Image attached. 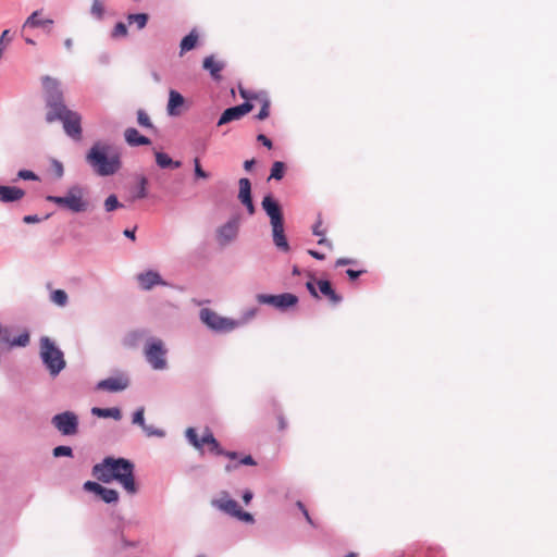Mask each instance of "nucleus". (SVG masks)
<instances>
[{"label": "nucleus", "instance_id": "58", "mask_svg": "<svg viewBox=\"0 0 557 557\" xmlns=\"http://www.w3.org/2000/svg\"><path fill=\"white\" fill-rule=\"evenodd\" d=\"M239 463L245 465V466H255L256 461L253 460V458L251 456H245L244 458H242L239 460Z\"/></svg>", "mask_w": 557, "mask_h": 557}, {"label": "nucleus", "instance_id": "30", "mask_svg": "<svg viewBox=\"0 0 557 557\" xmlns=\"http://www.w3.org/2000/svg\"><path fill=\"white\" fill-rule=\"evenodd\" d=\"M49 300L58 307L64 308L69 304V296L63 289L51 290Z\"/></svg>", "mask_w": 557, "mask_h": 557}, {"label": "nucleus", "instance_id": "47", "mask_svg": "<svg viewBox=\"0 0 557 557\" xmlns=\"http://www.w3.org/2000/svg\"><path fill=\"white\" fill-rule=\"evenodd\" d=\"M127 35V27L123 22H119L115 24L112 30V37H125Z\"/></svg>", "mask_w": 557, "mask_h": 557}, {"label": "nucleus", "instance_id": "11", "mask_svg": "<svg viewBox=\"0 0 557 557\" xmlns=\"http://www.w3.org/2000/svg\"><path fill=\"white\" fill-rule=\"evenodd\" d=\"M64 133L72 139L78 141L82 139V115L76 111H71L61 121Z\"/></svg>", "mask_w": 557, "mask_h": 557}, {"label": "nucleus", "instance_id": "54", "mask_svg": "<svg viewBox=\"0 0 557 557\" xmlns=\"http://www.w3.org/2000/svg\"><path fill=\"white\" fill-rule=\"evenodd\" d=\"M354 263H356V260H354V259L339 258V259L336 260L335 265L336 267H344V265L354 264Z\"/></svg>", "mask_w": 557, "mask_h": 557}, {"label": "nucleus", "instance_id": "39", "mask_svg": "<svg viewBox=\"0 0 557 557\" xmlns=\"http://www.w3.org/2000/svg\"><path fill=\"white\" fill-rule=\"evenodd\" d=\"M132 423L135 424V425H138L141 428V430L146 426V421H145V408L144 407H140L138 408L134 413H133V417H132Z\"/></svg>", "mask_w": 557, "mask_h": 557}, {"label": "nucleus", "instance_id": "43", "mask_svg": "<svg viewBox=\"0 0 557 557\" xmlns=\"http://www.w3.org/2000/svg\"><path fill=\"white\" fill-rule=\"evenodd\" d=\"M103 487H104L103 485H101L100 483L95 482V481H86L83 485V488L85 491L91 492L98 496L100 495Z\"/></svg>", "mask_w": 557, "mask_h": 557}, {"label": "nucleus", "instance_id": "19", "mask_svg": "<svg viewBox=\"0 0 557 557\" xmlns=\"http://www.w3.org/2000/svg\"><path fill=\"white\" fill-rule=\"evenodd\" d=\"M239 191L238 199L246 207L249 214L255 213V206L251 198V183L248 178L243 177L238 181Z\"/></svg>", "mask_w": 557, "mask_h": 557}, {"label": "nucleus", "instance_id": "64", "mask_svg": "<svg viewBox=\"0 0 557 557\" xmlns=\"http://www.w3.org/2000/svg\"><path fill=\"white\" fill-rule=\"evenodd\" d=\"M63 44L67 51H72V48H73V39L72 38L64 39Z\"/></svg>", "mask_w": 557, "mask_h": 557}, {"label": "nucleus", "instance_id": "27", "mask_svg": "<svg viewBox=\"0 0 557 557\" xmlns=\"http://www.w3.org/2000/svg\"><path fill=\"white\" fill-rule=\"evenodd\" d=\"M224 63L220 61H215L213 55L207 57L203 60V69L209 71L212 78L219 79L220 72L223 70Z\"/></svg>", "mask_w": 557, "mask_h": 557}, {"label": "nucleus", "instance_id": "53", "mask_svg": "<svg viewBox=\"0 0 557 557\" xmlns=\"http://www.w3.org/2000/svg\"><path fill=\"white\" fill-rule=\"evenodd\" d=\"M40 221H41V218H39L37 214H29V215H25L23 218V222L26 224L38 223Z\"/></svg>", "mask_w": 557, "mask_h": 557}, {"label": "nucleus", "instance_id": "63", "mask_svg": "<svg viewBox=\"0 0 557 557\" xmlns=\"http://www.w3.org/2000/svg\"><path fill=\"white\" fill-rule=\"evenodd\" d=\"M253 165H255V160H253V159H251V160H246V161L244 162V169H245L246 171H250V170L252 169V166H253Z\"/></svg>", "mask_w": 557, "mask_h": 557}, {"label": "nucleus", "instance_id": "62", "mask_svg": "<svg viewBox=\"0 0 557 557\" xmlns=\"http://www.w3.org/2000/svg\"><path fill=\"white\" fill-rule=\"evenodd\" d=\"M123 234H124L127 238H129V239H132V240H135V238H136V236H135V228H134V230H128V228H127V230H125V231L123 232Z\"/></svg>", "mask_w": 557, "mask_h": 557}, {"label": "nucleus", "instance_id": "1", "mask_svg": "<svg viewBox=\"0 0 557 557\" xmlns=\"http://www.w3.org/2000/svg\"><path fill=\"white\" fill-rule=\"evenodd\" d=\"M135 465L125 458L106 457L92 467V475L102 483L117 481L131 495L138 492L135 482Z\"/></svg>", "mask_w": 557, "mask_h": 557}, {"label": "nucleus", "instance_id": "41", "mask_svg": "<svg viewBox=\"0 0 557 557\" xmlns=\"http://www.w3.org/2000/svg\"><path fill=\"white\" fill-rule=\"evenodd\" d=\"M90 13L97 20H101L103 17L104 7L100 0H92Z\"/></svg>", "mask_w": 557, "mask_h": 557}, {"label": "nucleus", "instance_id": "42", "mask_svg": "<svg viewBox=\"0 0 557 557\" xmlns=\"http://www.w3.org/2000/svg\"><path fill=\"white\" fill-rule=\"evenodd\" d=\"M53 456L55 458L59 457H72L73 456V449L70 446L60 445L53 448L52 451Z\"/></svg>", "mask_w": 557, "mask_h": 557}, {"label": "nucleus", "instance_id": "50", "mask_svg": "<svg viewBox=\"0 0 557 557\" xmlns=\"http://www.w3.org/2000/svg\"><path fill=\"white\" fill-rule=\"evenodd\" d=\"M269 109H270V101H269V99L264 98L262 100V107H261L259 113L257 114V119L258 120H265L269 116V114H270V110Z\"/></svg>", "mask_w": 557, "mask_h": 557}, {"label": "nucleus", "instance_id": "36", "mask_svg": "<svg viewBox=\"0 0 557 557\" xmlns=\"http://www.w3.org/2000/svg\"><path fill=\"white\" fill-rule=\"evenodd\" d=\"M258 313V308H250L245 310L239 319H235V323H238V327H242L249 323Z\"/></svg>", "mask_w": 557, "mask_h": 557}, {"label": "nucleus", "instance_id": "20", "mask_svg": "<svg viewBox=\"0 0 557 557\" xmlns=\"http://www.w3.org/2000/svg\"><path fill=\"white\" fill-rule=\"evenodd\" d=\"M185 106V98L174 89L169 91V100L166 104V113L169 116H178L183 112Z\"/></svg>", "mask_w": 557, "mask_h": 557}, {"label": "nucleus", "instance_id": "31", "mask_svg": "<svg viewBox=\"0 0 557 557\" xmlns=\"http://www.w3.org/2000/svg\"><path fill=\"white\" fill-rule=\"evenodd\" d=\"M3 342L9 343L12 347H26L29 344V334L25 331L12 339L4 337Z\"/></svg>", "mask_w": 557, "mask_h": 557}, {"label": "nucleus", "instance_id": "23", "mask_svg": "<svg viewBox=\"0 0 557 557\" xmlns=\"http://www.w3.org/2000/svg\"><path fill=\"white\" fill-rule=\"evenodd\" d=\"M124 137L125 141L132 147L146 146L150 144V139L144 135H140L139 132L134 127L126 128L124 132Z\"/></svg>", "mask_w": 557, "mask_h": 557}, {"label": "nucleus", "instance_id": "28", "mask_svg": "<svg viewBox=\"0 0 557 557\" xmlns=\"http://www.w3.org/2000/svg\"><path fill=\"white\" fill-rule=\"evenodd\" d=\"M198 41V33L196 29H193L187 36H185L180 44V54L183 55L184 53L193 50Z\"/></svg>", "mask_w": 557, "mask_h": 557}, {"label": "nucleus", "instance_id": "44", "mask_svg": "<svg viewBox=\"0 0 557 557\" xmlns=\"http://www.w3.org/2000/svg\"><path fill=\"white\" fill-rule=\"evenodd\" d=\"M194 173L196 178L207 180L209 177V173L201 168L199 158L194 159Z\"/></svg>", "mask_w": 557, "mask_h": 557}, {"label": "nucleus", "instance_id": "29", "mask_svg": "<svg viewBox=\"0 0 557 557\" xmlns=\"http://www.w3.org/2000/svg\"><path fill=\"white\" fill-rule=\"evenodd\" d=\"M202 445L207 444L210 446V450L216 455L224 454V449L220 446L219 442L213 436L212 432L207 429L201 437Z\"/></svg>", "mask_w": 557, "mask_h": 557}, {"label": "nucleus", "instance_id": "45", "mask_svg": "<svg viewBox=\"0 0 557 557\" xmlns=\"http://www.w3.org/2000/svg\"><path fill=\"white\" fill-rule=\"evenodd\" d=\"M137 122L140 126L151 128L153 125L150 121L149 115L144 110L137 111Z\"/></svg>", "mask_w": 557, "mask_h": 557}, {"label": "nucleus", "instance_id": "4", "mask_svg": "<svg viewBox=\"0 0 557 557\" xmlns=\"http://www.w3.org/2000/svg\"><path fill=\"white\" fill-rule=\"evenodd\" d=\"M46 200L72 213H83L90 209V201L86 197V190L81 185L71 186L64 196L48 195Z\"/></svg>", "mask_w": 557, "mask_h": 557}, {"label": "nucleus", "instance_id": "25", "mask_svg": "<svg viewBox=\"0 0 557 557\" xmlns=\"http://www.w3.org/2000/svg\"><path fill=\"white\" fill-rule=\"evenodd\" d=\"M154 158L160 169H178L182 165L181 161H174L168 153L161 151H154Z\"/></svg>", "mask_w": 557, "mask_h": 557}, {"label": "nucleus", "instance_id": "49", "mask_svg": "<svg viewBox=\"0 0 557 557\" xmlns=\"http://www.w3.org/2000/svg\"><path fill=\"white\" fill-rule=\"evenodd\" d=\"M145 334V331H134L129 333L125 338V345L126 346H133L135 342L139 338H141Z\"/></svg>", "mask_w": 557, "mask_h": 557}, {"label": "nucleus", "instance_id": "12", "mask_svg": "<svg viewBox=\"0 0 557 557\" xmlns=\"http://www.w3.org/2000/svg\"><path fill=\"white\" fill-rule=\"evenodd\" d=\"M45 103L64 100L60 82L49 75L41 77Z\"/></svg>", "mask_w": 557, "mask_h": 557}, {"label": "nucleus", "instance_id": "8", "mask_svg": "<svg viewBox=\"0 0 557 557\" xmlns=\"http://www.w3.org/2000/svg\"><path fill=\"white\" fill-rule=\"evenodd\" d=\"M51 424L63 436H74L78 433L79 420L74 411L66 410L54 414Z\"/></svg>", "mask_w": 557, "mask_h": 557}, {"label": "nucleus", "instance_id": "6", "mask_svg": "<svg viewBox=\"0 0 557 557\" xmlns=\"http://www.w3.org/2000/svg\"><path fill=\"white\" fill-rule=\"evenodd\" d=\"M210 505L214 509L247 524H253L256 521L255 517L250 512L244 511L239 504L233 499L226 491H221L215 497H213L210 500Z\"/></svg>", "mask_w": 557, "mask_h": 557}, {"label": "nucleus", "instance_id": "46", "mask_svg": "<svg viewBox=\"0 0 557 557\" xmlns=\"http://www.w3.org/2000/svg\"><path fill=\"white\" fill-rule=\"evenodd\" d=\"M12 41V37L10 36V30L5 29L2 32L0 36V59L3 54V49Z\"/></svg>", "mask_w": 557, "mask_h": 557}, {"label": "nucleus", "instance_id": "2", "mask_svg": "<svg viewBox=\"0 0 557 557\" xmlns=\"http://www.w3.org/2000/svg\"><path fill=\"white\" fill-rule=\"evenodd\" d=\"M110 146L100 141L89 149L86 160L99 176H111L122 166L119 153L109 154Z\"/></svg>", "mask_w": 557, "mask_h": 557}, {"label": "nucleus", "instance_id": "59", "mask_svg": "<svg viewBox=\"0 0 557 557\" xmlns=\"http://www.w3.org/2000/svg\"><path fill=\"white\" fill-rule=\"evenodd\" d=\"M242 497H243L244 503H245L246 505H248V504L251 502V499H252V497H253V494H252V492H251V491L246 490V491L243 493V496H242Z\"/></svg>", "mask_w": 557, "mask_h": 557}, {"label": "nucleus", "instance_id": "48", "mask_svg": "<svg viewBox=\"0 0 557 557\" xmlns=\"http://www.w3.org/2000/svg\"><path fill=\"white\" fill-rule=\"evenodd\" d=\"M17 177L25 181H38L39 176L30 170H20Z\"/></svg>", "mask_w": 557, "mask_h": 557}, {"label": "nucleus", "instance_id": "3", "mask_svg": "<svg viewBox=\"0 0 557 557\" xmlns=\"http://www.w3.org/2000/svg\"><path fill=\"white\" fill-rule=\"evenodd\" d=\"M39 357L51 377H57L66 367L64 352L48 336L39 339Z\"/></svg>", "mask_w": 557, "mask_h": 557}, {"label": "nucleus", "instance_id": "61", "mask_svg": "<svg viewBox=\"0 0 557 557\" xmlns=\"http://www.w3.org/2000/svg\"><path fill=\"white\" fill-rule=\"evenodd\" d=\"M307 289L309 290V293H310L313 297L319 298L318 292H317V289H315V287H314V284H313L312 282H308V283H307Z\"/></svg>", "mask_w": 557, "mask_h": 557}, {"label": "nucleus", "instance_id": "32", "mask_svg": "<svg viewBox=\"0 0 557 557\" xmlns=\"http://www.w3.org/2000/svg\"><path fill=\"white\" fill-rule=\"evenodd\" d=\"M127 22L129 24H136L138 29L146 27L148 22V15L146 13H133L127 15Z\"/></svg>", "mask_w": 557, "mask_h": 557}, {"label": "nucleus", "instance_id": "10", "mask_svg": "<svg viewBox=\"0 0 557 557\" xmlns=\"http://www.w3.org/2000/svg\"><path fill=\"white\" fill-rule=\"evenodd\" d=\"M256 299L261 305H269L278 310H286L298 302V297L290 293L280 295L258 294Z\"/></svg>", "mask_w": 557, "mask_h": 557}, {"label": "nucleus", "instance_id": "35", "mask_svg": "<svg viewBox=\"0 0 557 557\" xmlns=\"http://www.w3.org/2000/svg\"><path fill=\"white\" fill-rule=\"evenodd\" d=\"M285 163L282 161L273 162L269 180H282L285 173Z\"/></svg>", "mask_w": 557, "mask_h": 557}, {"label": "nucleus", "instance_id": "60", "mask_svg": "<svg viewBox=\"0 0 557 557\" xmlns=\"http://www.w3.org/2000/svg\"><path fill=\"white\" fill-rule=\"evenodd\" d=\"M308 253L311 257H313L314 259H317V260H324L325 259V255H323V253H321V252H319L317 250L310 249V250H308Z\"/></svg>", "mask_w": 557, "mask_h": 557}, {"label": "nucleus", "instance_id": "26", "mask_svg": "<svg viewBox=\"0 0 557 557\" xmlns=\"http://www.w3.org/2000/svg\"><path fill=\"white\" fill-rule=\"evenodd\" d=\"M318 286L320 289V293L327 297L331 302L333 304H339L342 301V297L335 293L333 289L331 283L329 281L320 280L318 282Z\"/></svg>", "mask_w": 557, "mask_h": 557}, {"label": "nucleus", "instance_id": "15", "mask_svg": "<svg viewBox=\"0 0 557 557\" xmlns=\"http://www.w3.org/2000/svg\"><path fill=\"white\" fill-rule=\"evenodd\" d=\"M251 110L252 104L247 101L239 106L228 108L221 114L218 121V126H222L233 121H237L242 119L245 114L249 113Z\"/></svg>", "mask_w": 557, "mask_h": 557}, {"label": "nucleus", "instance_id": "24", "mask_svg": "<svg viewBox=\"0 0 557 557\" xmlns=\"http://www.w3.org/2000/svg\"><path fill=\"white\" fill-rule=\"evenodd\" d=\"M90 412L92 416L98 417V418H111L116 421L122 419V411L117 407H112V408L92 407Z\"/></svg>", "mask_w": 557, "mask_h": 557}, {"label": "nucleus", "instance_id": "51", "mask_svg": "<svg viewBox=\"0 0 557 557\" xmlns=\"http://www.w3.org/2000/svg\"><path fill=\"white\" fill-rule=\"evenodd\" d=\"M321 226H322V219L319 215L318 221L312 226V234L315 235V236H319V237L320 236H324L325 235V231L321 230Z\"/></svg>", "mask_w": 557, "mask_h": 557}, {"label": "nucleus", "instance_id": "7", "mask_svg": "<svg viewBox=\"0 0 557 557\" xmlns=\"http://www.w3.org/2000/svg\"><path fill=\"white\" fill-rule=\"evenodd\" d=\"M199 320L214 333H230L238 329L235 319L222 317L210 308L200 309Z\"/></svg>", "mask_w": 557, "mask_h": 557}, {"label": "nucleus", "instance_id": "18", "mask_svg": "<svg viewBox=\"0 0 557 557\" xmlns=\"http://www.w3.org/2000/svg\"><path fill=\"white\" fill-rule=\"evenodd\" d=\"M272 240L275 248L284 253L289 252L290 246L285 235L284 222L271 225Z\"/></svg>", "mask_w": 557, "mask_h": 557}, {"label": "nucleus", "instance_id": "57", "mask_svg": "<svg viewBox=\"0 0 557 557\" xmlns=\"http://www.w3.org/2000/svg\"><path fill=\"white\" fill-rule=\"evenodd\" d=\"M362 271H356V270H352V269H348L346 271V274L348 275V277L350 280H357L360 275H361Z\"/></svg>", "mask_w": 557, "mask_h": 557}, {"label": "nucleus", "instance_id": "16", "mask_svg": "<svg viewBox=\"0 0 557 557\" xmlns=\"http://www.w3.org/2000/svg\"><path fill=\"white\" fill-rule=\"evenodd\" d=\"M138 285L144 290H150L154 286L161 285L166 286L168 283L163 281L159 272L154 270H147L136 275Z\"/></svg>", "mask_w": 557, "mask_h": 557}, {"label": "nucleus", "instance_id": "5", "mask_svg": "<svg viewBox=\"0 0 557 557\" xmlns=\"http://www.w3.org/2000/svg\"><path fill=\"white\" fill-rule=\"evenodd\" d=\"M168 354L169 349L163 339L157 336L146 338L143 355L152 370L164 371L169 368Z\"/></svg>", "mask_w": 557, "mask_h": 557}, {"label": "nucleus", "instance_id": "38", "mask_svg": "<svg viewBox=\"0 0 557 557\" xmlns=\"http://www.w3.org/2000/svg\"><path fill=\"white\" fill-rule=\"evenodd\" d=\"M103 207L107 212H112L120 208H123L124 205L119 201L115 195H110L109 197L106 198Z\"/></svg>", "mask_w": 557, "mask_h": 557}, {"label": "nucleus", "instance_id": "40", "mask_svg": "<svg viewBox=\"0 0 557 557\" xmlns=\"http://www.w3.org/2000/svg\"><path fill=\"white\" fill-rule=\"evenodd\" d=\"M144 433L148 437H159L162 438L165 436V431L159 428H156L153 425L146 424V426L143 429Z\"/></svg>", "mask_w": 557, "mask_h": 557}, {"label": "nucleus", "instance_id": "17", "mask_svg": "<svg viewBox=\"0 0 557 557\" xmlns=\"http://www.w3.org/2000/svg\"><path fill=\"white\" fill-rule=\"evenodd\" d=\"M46 108L45 119L47 123L61 122L72 111L66 107L64 100L46 103Z\"/></svg>", "mask_w": 557, "mask_h": 557}, {"label": "nucleus", "instance_id": "9", "mask_svg": "<svg viewBox=\"0 0 557 557\" xmlns=\"http://www.w3.org/2000/svg\"><path fill=\"white\" fill-rule=\"evenodd\" d=\"M239 234V220L238 218H232L226 223L215 230V240L221 247H227L232 245L238 237Z\"/></svg>", "mask_w": 557, "mask_h": 557}, {"label": "nucleus", "instance_id": "37", "mask_svg": "<svg viewBox=\"0 0 557 557\" xmlns=\"http://www.w3.org/2000/svg\"><path fill=\"white\" fill-rule=\"evenodd\" d=\"M185 436L190 445H193L196 449H201V447H202L201 438L198 437L197 432L194 428H188L185 431Z\"/></svg>", "mask_w": 557, "mask_h": 557}, {"label": "nucleus", "instance_id": "52", "mask_svg": "<svg viewBox=\"0 0 557 557\" xmlns=\"http://www.w3.org/2000/svg\"><path fill=\"white\" fill-rule=\"evenodd\" d=\"M257 140H258L259 143H261L263 146H265L267 148H269V149H271V148H272V146H273V144H272L271 139H269V138H268L265 135H263V134H259V135L257 136Z\"/></svg>", "mask_w": 557, "mask_h": 557}, {"label": "nucleus", "instance_id": "21", "mask_svg": "<svg viewBox=\"0 0 557 557\" xmlns=\"http://www.w3.org/2000/svg\"><path fill=\"white\" fill-rule=\"evenodd\" d=\"M41 11L36 10L34 11L23 23L22 30H25L26 28H44L47 32H49V27L53 25V20L51 18H41L40 17Z\"/></svg>", "mask_w": 557, "mask_h": 557}, {"label": "nucleus", "instance_id": "34", "mask_svg": "<svg viewBox=\"0 0 557 557\" xmlns=\"http://www.w3.org/2000/svg\"><path fill=\"white\" fill-rule=\"evenodd\" d=\"M147 184H148V180L146 176H140L138 178V184L135 188L133 199H143V198L147 197V195H148Z\"/></svg>", "mask_w": 557, "mask_h": 557}, {"label": "nucleus", "instance_id": "22", "mask_svg": "<svg viewBox=\"0 0 557 557\" xmlns=\"http://www.w3.org/2000/svg\"><path fill=\"white\" fill-rule=\"evenodd\" d=\"M25 196V191L16 186L0 185V201L4 203L15 202Z\"/></svg>", "mask_w": 557, "mask_h": 557}, {"label": "nucleus", "instance_id": "55", "mask_svg": "<svg viewBox=\"0 0 557 557\" xmlns=\"http://www.w3.org/2000/svg\"><path fill=\"white\" fill-rule=\"evenodd\" d=\"M53 168H54L57 176L62 177L63 173H64L62 163L59 161H53Z\"/></svg>", "mask_w": 557, "mask_h": 557}, {"label": "nucleus", "instance_id": "56", "mask_svg": "<svg viewBox=\"0 0 557 557\" xmlns=\"http://www.w3.org/2000/svg\"><path fill=\"white\" fill-rule=\"evenodd\" d=\"M318 245H321V246H325L327 247L330 250L333 249V244L331 240H329L327 238H325V235L324 236H320V239L318 240Z\"/></svg>", "mask_w": 557, "mask_h": 557}, {"label": "nucleus", "instance_id": "33", "mask_svg": "<svg viewBox=\"0 0 557 557\" xmlns=\"http://www.w3.org/2000/svg\"><path fill=\"white\" fill-rule=\"evenodd\" d=\"M99 497L106 503V504H116L119 502V493L117 491L113 488L103 487Z\"/></svg>", "mask_w": 557, "mask_h": 557}, {"label": "nucleus", "instance_id": "13", "mask_svg": "<svg viewBox=\"0 0 557 557\" xmlns=\"http://www.w3.org/2000/svg\"><path fill=\"white\" fill-rule=\"evenodd\" d=\"M129 386V379L126 374L110 376L97 383V391H106L110 393H117L125 391Z\"/></svg>", "mask_w": 557, "mask_h": 557}, {"label": "nucleus", "instance_id": "14", "mask_svg": "<svg viewBox=\"0 0 557 557\" xmlns=\"http://www.w3.org/2000/svg\"><path fill=\"white\" fill-rule=\"evenodd\" d=\"M261 207L270 219V225L284 222L282 208L272 195H267L263 197Z\"/></svg>", "mask_w": 557, "mask_h": 557}]
</instances>
